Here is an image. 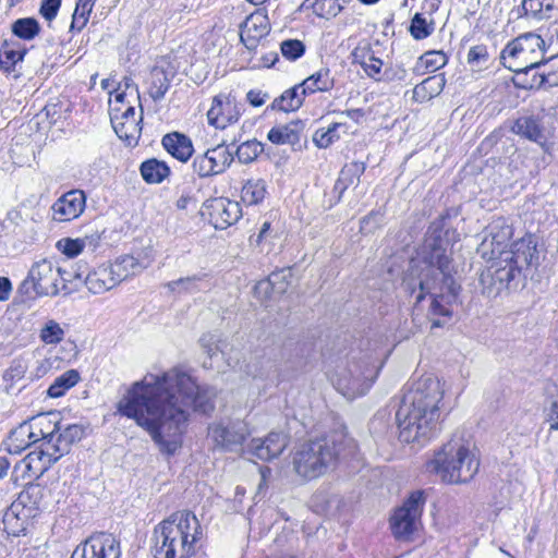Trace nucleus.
Returning <instances> with one entry per match:
<instances>
[{"mask_svg":"<svg viewBox=\"0 0 558 558\" xmlns=\"http://www.w3.org/2000/svg\"><path fill=\"white\" fill-rule=\"evenodd\" d=\"M263 151V146L256 140H251L242 143L235 151L236 158L242 163H250L254 161Z\"/></svg>","mask_w":558,"mask_h":558,"instance_id":"603ef678","label":"nucleus"},{"mask_svg":"<svg viewBox=\"0 0 558 558\" xmlns=\"http://www.w3.org/2000/svg\"><path fill=\"white\" fill-rule=\"evenodd\" d=\"M60 5L61 0H43L39 12L47 21H52L57 16Z\"/></svg>","mask_w":558,"mask_h":558,"instance_id":"e2e57ef3","label":"nucleus"},{"mask_svg":"<svg viewBox=\"0 0 558 558\" xmlns=\"http://www.w3.org/2000/svg\"><path fill=\"white\" fill-rule=\"evenodd\" d=\"M86 196L82 190H72L59 197L52 205L53 219L70 221L77 218L85 208Z\"/></svg>","mask_w":558,"mask_h":558,"instance_id":"4be33fe9","label":"nucleus"},{"mask_svg":"<svg viewBox=\"0 0 558 558\" xmlns=\"http://www.w3.org/2000/svg\"><path fill=\"white\" fill-rule=\"evenodd\" d=\"M306 96V93L303 90L301 84L293 86L292 88L287 89L281 94V96L277 97L270 108L272 110H279L283 112H290L298 110Z\"/></svg>","mask_w":558,"mask_h":558,"instance_id":"2f4dec72","label":"nucleus"},{"mask_svg":"<svg viewBox=\"0 0 558 558\" xmlns=\"http://www.w3.org/2000/svg\"><path fill=\"white\" fill-rule=\"evenodd\" d=\"M545 412L550 422V429L558 430V391L548 396Z\"/></svg>","mask_w":558,"mask_h":558,"instance_id":"13d9d810","label":"nucleus"},{"mask_svg":"<svg viewBox=\"0 0 558 558\" xmlns=\"http://www.w3.org/2000/svg\"><path fill=\"white\" fill-rule=\"evenodd\" d=\"M488 60V51L486 46L477 45L471 47L468 52V62L472 65H482Z\"/></svg>","mask_w":558,"mask_h":558,"instance_id":"680f3d73","label":"nucleus"},{"mask_svg":"<svg viewBox=\"0 0 558 558\" xmlns=\"http://www.w3.org/2000/svg\"><path fill=\"white\" fill-rule=\"evenodd\" d=\"M313 9L318 16L330 19L337 16L343 7L338 0H315Z\"/></svg>","mask_w":558,"mask_h":558,"instance_id":"5fc2aeb1","label":"nucleus"},{"mask_svg":"<svg viewBox=\"0 0 558 558\" xmlns=\"http://www.w3.org/2000/svg\"><path fill=\"white\" fill-rule=\"evenodd\" d=\"M342 122L332 123L328 129H319L314 133L313 141L319 148H327L335 141L339 140V130L344 129Z\"/></svg>","mask_w":558,"mask_h":558,"instance_id":"8fccbe9b","label":"nucleus"},{"mask_svg":"<svg viewBox=\"0 0 558 558\" xmlns=\"http://www.w3.org/2000/svg\"><path fill=\"white\" fill-rule=\"evenodd\" d=\"M96 0H77L72 16L71 31L81 32L87 24Z\"/></svg>","mask_w":558,"mask_h":558,"instance_id":"de8ad7c7","label":"nucleus"},{"mask_svg":"<svg viewBox=\"0 0 558 558\" xmlns=\"http://www.w3.org/2000/svg\"><path fill=\"white\" fill-rule=\"evenodd\" d=\"M364 171L365 165L363 162L352 161L344 165L333 187L339 196H341L350 186L356 185Z\"/></svg>","mask_w":558,"mask_h":558,"instance_id":"473e14b6","label":"nucleus"},{"mask_svg":"<svg viewBox=\"0 0 558 558\" xmlns=\"http://www.w3.org/2000/svg\"><path fill=\"white\" fill-rule=\"evenodd\" d=\"M60 457L54 452L51 442H41L39 447L31 451L23 460L15 464L13 477L29 484L39 478Z\"/></svg>","mask_w":558,"mask_h":558,"instance_id":"ddd939ff","label":"nucleus"},{"mask_svg":"<svg viewBox=\"0 0 558 558\" xmlns=\"http://www.w3.org/2000/svg\"><path fill=\"white\" fill-rule=\"evenodd\" d=\"M289 270L272 272L267 279L258 281L254 287L255 295L262 301L270 299L272 294H283L288 287Z\"/></svg>","mask_w":558,"mask_h":558,"instance_id":"393cba45","label":"nucleus"},{"mask_svg":"<svg viewBox=\"0 0 558 558\" xmlns=\"http://www.w3.org/2000/svg\"><path fill=\"white\" fill-rule=\"evenodd\" d=\"M427 500L425 490L410 493L403 504L396 508L389 519L392 535L399 541H410L421 526V517Z\"/></svg>","mask_w":558,"mask_h":558,"instance_id":"9b49d317","label":"nucleus"},{"mask_svg":"<svg viewBox=\"0 0 558 558\" xmlns=\"http://www.w3.org/2000/svg\"><path fill=\"white\" fill-rule=\"evenodd\" d=\"M407 70L402 66H398L397 69H390V70H387L385 71L384 73V80H387V81H393V80H398V81H404L407 78Z\"/></svg>","mask_w":558,"mask_h":558,"instance_id":"69168bd1","label":"nucleus"},{"mask_svg":"<svg viewBox=\"0 0 558 558\" xmlns=\"http://www.w3.org/2000/svg\"><path fill=\"white\" fill-rule=\"evenodd\" d=\"M453 266L448 254V243L441 236L440 230L428 233L424 243L422 260L413 263L409 278L404 280L407 290L415 291L413 277H417L420 289L416 302H421L425 294L433 296L430 312L433 315L450 317V305L457 301L460 286L453 276Z\"/></svg>","mask_w":558,"mask_h":558,"instance_id":"f03ea898","label":"nucleus"},{"mask_svg":"<svg viewBox=\"0 0 558 558\" xmlns=\"http://www.w3.org/2000/svg\"><path fill=\"white\" fill-rule=\"evenodd\" d=\"M141 174L147 183L157 184L170 174V169L163 161L148 159L142 163Z\"/></svg>","mask_w":558,"mask_h":558,"instance_id":"ea45409f","label":"nucleus"},{"mask_svg":"<svg viewBox=\"0 0 558 558\" xmlns=\"http://www.w3.org/2000/svg\"><path fill=\"white\" fill-rule=\"evenodd\" d=\"M34 444H36V440L28 421H24L14 428L4 442L5 449L11 454H20L23 450Z\"/></svg>","mask_w":558,"mask_h":558,"instance_id":"cd10ccee","label":"nucleus"},{"mask_svg":"<svg viewBox=\"0 0 558 558\" xmlns=\"http://www.w3.org/2000/svg\"><path fill=\"white\" fill-rule=\"evenodd\" d=\"M208 208L210 222L219 230L234 225L242 216L240 203L225 197L213 199Z\"/></svg>","mask_w":558,"mask_h":558,"instance_id":"aec40b11","label":"nucleus"},{"mask_svg":"<svg viewBox=\"0 0 558 558\" xmlns=\"http://www.w3.org/2000/svg\"><path fill=\"white\" fill-rule=\"evenodd\" d=\"M513 235L512 227L504 218H498L489 226L488 235L483 239L477 252L483 258L494 263L509 247L508 242Z\"/></svg>","mask_w":558,"mask_h":558,"instance_id":"dca6fc26","label":"nucleus"},{"mask_svg":"<svg viewBox=\"0 0 558 558\" xmlns=\"http://www.w3.org/2000/svg\"><path fill=\"white\" fill-rule=\"evenodd\" d=\"M268 194L267 183L262 178H250L241 187L240 198L246 206L260 205Z\"/></svg>","mask_w":558,"mask_h":558,"instance_id":"c85d7f7f","label":"nucleus"},{"mask_svg":"<svg viewBox=\"0 0 558 558\" xmlns=\"http://www.w3.org/2000/svg\"><path fill=\"white\" fill-rule=\"evenodd\" d=\"M87 244H92V239L88 236L82 239L63 238L57 242L56 247L65 256L73 258L80 255Z\"/></svg>","mask_w":558,"mask_h":558,"instance_id":"09e8293b","label":"nucleus"},{"mask_svg":"<svg viewBox=\"0 0 558 558\" xmlns=\"http://www.w3.org/2000/svg\"><path fill=\"white\" fill-rule=\"evenodd\" d=\"M38 336L43 343L57 345L64 340L65 326L54 319H47L43 323Z\"/></svg>","mask_w":558,"mask_h":558,"instance_id":"a19ab883","label":"nucleus"},{"mask_svg":"<svg viewBox=\"0 0 558 558\" xmlns=\"http://www.w3.org/2000/svg\"><path fill=\"white\" fill-rule=\"evenodd\" d=\"M120 543L111 535L99 533L76 546L71 558H120Z\"/></svg>","mask_w":558,"mask_h":558,"instance_id":"f3484780","label":"nucleus"},{"mask_svg":"<svg viewBox=\"0 0 558 558\" xmlns=\"http://www.w3.org/2000/svg\"><path fill=\"white\" fill-rule=\"evenodd\" d=\"M201 344L205 349L206 353L209 356H213L216 353L217 347L213 342V338L208 336H204L201 338Z\"/></svg>","mask_w":558,"mask_h":558,"instance_id":"774afa93","label":"nucleus"},{"mask_svg":"<svg viewBox=\"0 0 558 558\" xmlns=\"http://www.w3.org/2000/svg\"><path fill=\"white\" fill-rule=\"evenodd\" d=\"M118 283L126 280L143 271L145 268L138 259L131 255H124L116 259L114 263L109 264Z\"/></svg>","mask_w":558,"mask_h":558,"instance_id":"e433bc0d","label":"nucleus"},{"mask_svg":"<svg viewBox=\"0 0 558 558\" xmlns=\"http://www.w3.org/2000/svg\"><path fill=\"white\" fill-rule=\"evenodd\" d=\"M268 95L262 90L252 89L246 94V99L253 107H260L265 104Z\"/></svg>","mask_w":558,"mask_h":558,"instance_id":"0e129e2a","label":"nucleus"},{"mask_svg":"<svg viewBox=\"0 0 558 558\" xmlns=\"http://www.w3.org/2000/svg\"><path fill=\"white\" fill-rule=\"evenodd\" d=\"M41 497V487L29 485L11 504L2 521L9 535L19 536L27 530L31 520L38 514Z\"/></svg>","mask_w":558,"mask_h":558,"instance_id":"9d476101","label":"nucleus"},{"mask_svg":"<svg viewBox=\"0 0 558 558\" xmlns=\"http://www.w3.org/2000/svg\"><path fill=\"white\" fill-rule=\"evenodd\" d=\"M243 112L241 104L232 93H220L211 100L207 111V119L210 125L217 129H226L239 121Z\"/></svg>","mask_w":558,"mask_h":558,"instance_id":"2eb2a0df","label":"nucleus"},{"mask_svg":"<svg viewBox=\"0 0 558 558\" xmlns=\"http://www.w3.org/2000/svg\"><path fill=\"white\" fill-rule=\"evenodd\" d=\"M544 39L535 33H525L510 41L501 51L505 68L515 73H527L542 65Z\"/></svg>","mask_w":558,"mask_h":558,"instance_id":"0eeeda50","label":"nucleus"},{"mask_svg":"<svg viewBox=\"0 0 558 558\" xmlns=\"http://www.w3.org/2000/svg\"><path fill=\"white\" fill-rule=\"evenodd\" d=\"M217 391L199 385L182 367L159 374L148 373L132 384L119 401L122 415L135 420L145 428L161 452L169 456L182 446L192 412L209 413L215 409Z\"/></svg>","mask_w":558,"mask_h":558,"instance_id":"f257e3e1","label":"nucleus"},{"mask_svg":"<svg viewBox=\"0 0 558 558\" xmlns=\"http://www.w3.org/2000/svg\"><path fill=\"white\" fill-rule=\"evenodd\" d=\"M288 436L283 433L270 432L265 438H253L248 451L259 460L271 461L287 448Z\"/></svg>","mask_w":558,"mask_h":558,"instance_id":"412c9836","label":"nucleus"},{"mask_svg":"<svg viewBox=\"0 0 558 558\" xmlns=\"http://www.w3.org/2000/svg\"><path fill=\"white\" fill-rule=\"evenodd\" d=\"M449 484L466 483L478 472L480 461L469 447L457 441L446 444L427 464Z\"/></svg>","mask_w":558,"mask_h":558,"instance_id":"423d86ee","label":"nucleus"},{"mask_svg":"<svg viewBox=\"0 0 558 558\" xmlns=\"http://www.w3.org/2000/svg\"><path fill=\"white\" fill-rule=\"evenodd\" d=\"M11 291V281L5 277H0V301L9 300Z\"/></svg>","mask_w":558,"mask_h":558,"instance_id":"338daca9","label":"nucleus"},{"mask_svg":"<svg viewBox=\"0 0 558 558\" xmlns=\"http://www.w3.org/2000/svg\"><path fill=\"white\" fill-rule=\"evenodd\" d=\"M36 444L41 442H56L58 432L61 429L59 414L56 412L41 413L27 420Z\"/></svg>","mask_w":558,"mask_h":558,"instance_id":"5701e85b","label":"nucleus"},{"mask_svg":"<svg viewBox=\"0 0 558 558\" xmlns=\"http://www.w3.org/2000/svg\"><path fill=\"white\" fill-rule=\"evenodd\" d=\"M353 58L355 62L361 64L369 77L376 81L384 80V76H381V68L384 63L379 58L374 56L369 48L355 49L353 52Z\"/></svg>","mask_w":558,"mask_h":558,"instance_id":"f704fd0d","label":"nucleus"},{"mask_svg":"<svg viewBox=\"0 0 558 558\" xmlns=\"http://www.w3.org/2000/svg\"><path fill=\"white\" fill-rule=\"evenodd\" d=\"M25 374L26 366L21 362H14L3 374L4 381L10 383L7 388H11L14 384L24 379Z\"/></svg>","mask_w":558,"mask_h":558,"instance_id":"bf43d9fd","label":"nucleus"},{"mask_svg":"<svg viewBox=\"0 0 558 558\" xmlns=\"http://www.w3.org/2000/svg\"><path fill=\"white\" fill-rule=\"evenodd\" d=\"M26 52L19 43L4 41L0 48V69L14 78L20 77Z\"/></svg>","mask_w":558,"mask_h":558,"instance_id":"b1692460","label":"nucleus"},{"mask_svg":"<svg viewBox=\"0 0 558 558\" xmlns=\"http://www.w3.org/2000/svg\"><path fill=\"white\" fill-rule=\"evenodd\" d=\"M162 146L171 156L182 162L187 161L194 150L191 140L177 132L165 135Z\"/></svg>","mask_w":558,"mask_h":558,"instance_id":"c756f323","label":"nucleus"},{"mask_svg":"<svg viewBox=\"0 0 558 558\" xmlns=\"http://www.w3.org/2000/svg\"><path fill=\"white\" fill-rule=\"evenodd\" d=\"M110 121L119 138L128 145L137 143L142 132V113L136 118L133 106H128L124 109L120 106L111 107Z\"/></svg>","mask_w":558,"mask_h":558,"instance_id":"a211bd4d","label":"nucleus"},{"mask_svg":"<svg viewBox=\"0 0 558 558\" xmlns=\"http://www.w3.org/2000/svg\"><path fill=\"white\" fill-rule=\"evenodd\" d=\"M448 62L447 54L441 50H430L422 54L415 66L413 68L414 73L423 75L425 73L435 72L444 68Z\"/></svg>","mask_w":558,"mask_h":558,"instance_id":"c9c22d12","label":"nucleus"},{"mask_svg":"<svg viewBox=\"0 0 558 558\" xmlns=\"http://www.w3.org/2000/svg\"><path fill=\"white\" fill-rule=\"evenodd\" d=\"M298 122L275 126L268 132V140L276 145L294 144L299 141Z\"/></svg>","mask_w":558,"mask_h":558,"instance_id":"c03bdc74","label":"nucleus"},{"mask_svg":"<svg viewBox=\"0 0 558 558\" xmlns=\"http://www.w3.org/2000/svg\"><path fill=\"white\" fill-rule=\"evenodd\" d=\"M280 50L286 59L295 61L304 54L305 45L299 39H287L281 43Z\"/></svg>","mask_w":558,"mask_h":558,"instance_id":"6e6d98bb","label":"nucleus"},{"mask_svg":"<svg viewBox=\"0 0 558 558\" xmlns=\"http://www.w3.org/2000/svg\"><path fill=\"white\" fill-rule=\"evenodd\" d=\"M61 269L54 268L52 262L43 258L31 266L26 278L19 287V291L28 296H54L59 293V278Z\"/></svg>","mask_w":558,"mask_h":558,"instance_id":"f8f14e48","label":"nucleus"},{"mask_svg":"<svg viewBox=\"0 0 558 558\" xmlns=\"http://www.w3.org/2000/svg\"><path fill=\"white\" fill-rule=\"evenodd\" d=\"M521 10L525 17L543 20L549 17L548 12L553 10V5L545 0H523Z\"/></svg>","mask_w":558,"mask_h":558,"instance_id":"49530a36","label":"nucleus"},{"mask_svg":"<svg viewBox=\"0 0 558 558\" xmlns=\"http://www.w3.org/2000/svg\"><path fill=\"white\" fill-rule=\"evenodd\" d=\"M511 131L517 135L541 145H543V142L545 141L542 122L534 116H523L518 118L511 126Z\"/></svg>","mask_w":558,"mask_h":558,"instance_id":"bb28decb","label":"nucleus"},{"mask_svg":"<svg viewBox=\"0 0 558 558\" xmlns=\"http://www.w3.org/2000/svg\"><path fill=\"white\" fill-rule=\"evenodd\" d=\"M545 65L547 69L542 72L539 84L558 86V56L551 57Z\"/></svg>","mask_w":558,"mask_h":558,"instance_id":"4d7b16f0","label":"nucleus"},{"mask_svg":"<svg viewBox=\"0 0 558 558\" xmlns=\"http://www.w3.org/2000/svg\"><path fill=\"white\" fill-rule=\"evenodd\" d=\"M301 86L306 95L314 93L329 92L335 86V78L331 75V71L328 68H322L307 78H305Z\"/></svg>","mask_w":558,"mask_h":558,"instance_id":"7c9ffc66","label":"nucleus"},{"mask_svg":"<svg viewBox=\"0 0 558 558\" xmlns=\"http://www.w3.org/2000/svg\"><path fill=\"white\" fill-rule=\"evenodd\" d=\"M110 265H101L85 278L87 289L94 294H101L118 286Z\"/></svg>","mask_w":558,"mask_h":558,"instance_id":"a878e982","label":"nucleus"},{"mask_svg":"<svg viewBox=\"0 0 558 558\" xmlns=\"http://www.w3.org/2000/svg\"><path fill=\"white\" fill-rule=\"evenodd\" d=\"M203 536L196 515L190 511H178L154 529L155 558H206L195 555L196 545Z\"/></svg>","mask_w":558,"mask_h":558,"instance_id":"39448f33","label":"nucleus"},{"mask_svg":"<svg viewBox=\"0 0 558 558\" xmlns=\"http://www.w3.org/2000/svg\"><path fill=\"white\" fill-rule=\"evenodd\" d=\"M11 31L16 37L23 40H32L39 34L40 25L38 21L33 17H23L12 24Z\"/></svg>","mask_w":558,"mask_h":558,"instance_id":"a18cd8bd","label":"nucleus"},{"mask_svg":"<svg viewBox=\"0 0 558 558\" xmlns=\"http://www.w3.org/2000/svg\"><path fill=\"white\" fill-rule=\"evenodd\" d=\"M537 259L536 244L531 235L513 242L501 257L494 262V278L500 283H509Z\"/></svg>","mask_w":558,"mask_h":558,"instance_id":"1a4fd4ad","label":"nucleus"},{"mask_svg":"<svg viewBox=\"0 0 558 558\" xmlns=\"http://www.w3.org/2000/svg\"><path fill=\"white\" fill-rule=\"evenodd\" d=\"M379 372V366L369 356L353 357L339 369L335 385L348 399L364 396L373 386Z\"/></svg>","mask_w":558,"mask_h":558,"instance_id":"6e6552de","label":"nucleus"},{"mask_svg":"<svg viewBox=\"0 0 558 558\" xmlns=\"http://www.w3.org/2000/svg\"><path fill=\"white\" fill-rule=\"evenodd\" d=\"M250 435L248 424L240 420L214 423L208 427L209 439L225 451H236Z\"/></svg>","mask_w":558,"mask_h":558,"instance_id":"4468645a","label":"nucleus"},{"mask_svg":"<svg viewBox=\"0 0 558 558\" xmlns=\"http://www.w3.org/2000/svg\"><path fill=\"white\" fill-rule=\"evenodd\" d=\"M445 85L442 77L429 76L413 88V99L416 102H425L438 96Z\"/></svg>","mask_w":558,"mask_h":558,"instance_id":"4c0bfd02","label":"nucleus"},{"mask_svg":"<svg viewBox=\"0 0 558 558\" xmlns=\"http://www.w3.org/2000/svg\"><path fill=\"white\" fill-rule=\"evenodd\" d=\"M170 86L167 72L161 68H154L148 77V94L155 100H161Z\"/></svg>","mask_w":558,"mask_h":558,"instance_id":"58836bf2","label":"nucleus"},{"mask_svg":"<svg viewBox=\"0 0 558 558\" xmlns=\"http://www.w3.org/2000/svg\"><path fill=\"white\" fill-rule=\"evenodd\" d=\"M355 450V440L344 429L333 430L301 445L293 456V469L302 478L315 480Z\"/></svg>","mask_w":558,"mask_h":558,"instance_id":"20e7f679","label":"nucleus"},{"mask_svg":"<svg viewBox=\"0 0 558 558\" xmlns=\"http://www.w3.org/2000/svg\"><path fill=\"white\" fill-rule=\"evenodd\" d=\"M84 429L77 424L61 426L56 442L52 444L54 452L61 458L70 451L71 446L83 437Z\"/></svg>","mask_w":558,"mask_h":558,"instance_id":"72a5a7b5","label":"nucleus"},{"mask_svg":"<svg viewBox=\"0 0 558 558\" xmlns=\"http://www.w3.org/2000/svg\"><path fill=\"white\" fill-rule=\"evenodd\" d=\"M269 32L270 23L267 13L263 10H256L241 25V41L247 49L253 50Z\"/></svg>","mask_w":558,"mask_h":558,"instance_id":"6ab92c4d","label":"nucleus"},{"mask_svg":"<svg viewBox=\"0 0 558 558\" xmlns=\"http://www.w3.org/2000/svg\"><path fill=\"white\" fill-rule=\"evenodd\" d=\"M444 393L442 384L433 375L411 384L396 413L401 441L424 444L439 433Z\"/></svg>","mask_w":558,"mask_h":558,"instance_id":"7ed1b4c3","label":"nucleus"},{"mask_svg":"<svg viewBox=\"0 0 558 558\" xmlns=\"http://www.w3.org/2000/svg\"><path fill=\"white\" fill-rule=\"evenodd\" d=\"M206 275H194L191 277L180 278L167 283L171 291L194 293L199 291L198 282L202 281Z\"/></svg>","mask_w":558,"mask_h":558,"instance_id":"864d4df0","label":"nucleus"},{"mask_svg":"<svg viewBox=\"0 0 558 558\" xmlns=\"http://www.w3.org/2000/svg\"><path fill=\"white\" fill-rule=\"evenodd\" d=\"M193 169L201 178L217 174L211 162L207 159V157L205 155L197 156L194 159Z\"/></svg>","mask_w":558,"mask_h":558,"instance_id":"052dcab7","label":"nucleus"},{"mask_svg":"<svg viewBox=\"0 0 558 558\" xmlns=\"http://www.w3.org/2000/svg\"><path fill=\"white\" fill-rule=\"evenodd\" d=\"M211 162L217 174L222 173L233 161V155L225 145H218L204 154Z\"/></svg>","mask_w":558,"mask_h":558,"instance_id":"37998d69","label":"nucleus"},{"mask_svg":"<svg viewBox=\"0 0 558 558\" xmlns=\"http://www.w3.org/2000/svg\"><path fill=\"white\" fill-rule=\"evenodd\" d=\"M80 380V374L75 369H70L58 376L48 388V396L59 398L63 396L70 388L75 386Z\"/></svg>","mask_w":558,"mask_h":558,"instance_id":"79ce46f5","label":"nucleus"},{"mask_svg":"<svg viewBox=\"0 0 558 558\" xmlns=\"http://www.w3.org/2000/svg\"><path fill=\"white\" fill-rule=\"evenodd\" d=\"M434 32V22L433 20L427 21L425 16L421 13H415L411 21L410 33L411 35L417 39H424L428 37Z\"/></svg>","mask_w":558,"mask_h":558,"instance_id":"3c124183","label":"nucleus"}]
</instances>
